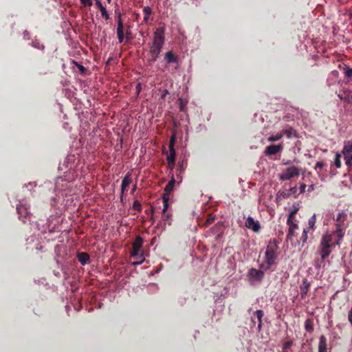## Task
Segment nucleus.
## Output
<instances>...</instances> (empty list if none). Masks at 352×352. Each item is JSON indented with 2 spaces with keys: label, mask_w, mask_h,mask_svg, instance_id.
Here are the masks:
<instances>
[{
  "label": "nucleus",
  "mask_w": 352,
  "mask_h": 352,
  "mask_svg": "<svg viewBox=\"0 0 352 352\" xmlns=\"http://www.w3.org/2000/svg\"><path fill=\"white\" fill-rule=\"evenodd\" d=\"M318 352H327V338L324 335H321L320 337V342H318Z\"/></svg>",
  "instance_id": "17"
},
{
  "label": "nucleus",
  "mask_w": 352,
  "mask_h": 352,
  "mask_svg": "<svg viewBox=\"0 0 352 352\" xmlns=\"http://www.w3.org/2000/svg\"><path fill=\"white\" fill-rule=\"evenodd\" d=\"M164 59L167 63H177L178 61L177 57L172 52H166Z\"/></svg>",
  "instance_id": "18"
},
{
  "label": "nucleus",
  "mask_w": 352,
  "mask_h": 352,
  "mask_svg": "<svg viewBox=\"0 0 352 352\" xmlns=\"http://www.w3.org/2000/svg\"><path fill=\"white\" fill-rule=\"evenodd\" d=\"M282 352H286V351H283Z\"/></svg>",
  "instance_id": "63"
},
{
  "label": "nucleus",
  "mask_w": 352,
  "mask_h": 352,
  "mask_svg": "<svg viewBox=\"0 0 352 352\" xmlns=\"http://www.w3.org/2000/svg\"><path fill=\"white\" fill-rule=\"evenodd\" d=\"M76 63V65L77 67H78L79 71H80V72H82V74H83V73L85 72V67H84L82 65H79V64H78V63Z\"/></svg>",
  "instance_id": "51"
},
{
  "label": "nucleus",
  "mask_w": 352,
  "mask_h": 352,
  "mask_svg": "<svg viewBox=\"0 0 352 352\" xmlns=\"http://www.w3.org/2000/svg\"><path fill=\"white\" fill-rule=\"evenodd\" d=\"M342 70L344 76H345L346 78H350L352 76V68H350L346 65H344Z\"/></svg>",
  "instance_id": "28"
},
{
  "label": "nucleus",
  "mask_w": 352,
  "mask_h": 352,
  "mask_svg": "<svg viewBox=\"0 0 352 352\" xmlns=\"http://www.w3.org/2000/svg\"><path fill=\"white\" fill-rule=\"evenodd\" d=\"M287 192H289V193H292V195H293V197H296L299 193L297 192V188L295 186V187H292L291 188L288 189V190H285Z\"/></svg>",
  "instance_id": "36"
},
{
  "label": "nucleus",
  "mask_w": 352,
  "mask_h": 352,
  "mask_svg": "<svg viewBox=\"0 0 352 352\" xmlns=\"http://www.w3.org/2000/svg\"><path fill=\"white\" fill-rule=\"evenodd\" d=\"M168 208V202H164V208H162V212H166Z\"/></svg>",
  "instance_id": "52"
},
{
  "label": "nucleus",
  "mask_w": 352,
  "mask_h": 352,
  "mask_svg": "<svg viewBox=\"0 0 352 352\" xmlns=\"http://www.w3.org/2000/svg\"><path fill=\"white\" fill-rule=\"evenodd\" d=\"M314 190V184L309 185V186H308V191L311 192V191H312Z\"/></svg>",
  "instance_id": "56"
},
{
  "label": "nucleus",
  "mask_w": 352,
  "mask_h": 352,
  "mask_svg": "<svg viewBox=\"0 0 352 352\" xmlns=\"http://www.w3.org/2000/svg\"><path fill=\"white\" fill-rule=\"evenodd\" d=\"M143 21L147 23L150 21V16L152 14V8L149 6H145L143 8Z\"/></svg>",
  "instance_id": "20"
},
{
  "label": "nucleus",
  "mask_w": 352,
  "mask_h": 352,
  "mask_svg": "<svg viewBox=\"0 0 352 352\" xmlns=\"http://www.w3.org/2000/svg\"><path fill=\"white\" fill-rule=\"evenodd\" d=\"M140 90V85L138 84V85H137V91H138V92H139Z\"/></svg>",
  "instance_id": "60"
},
{
  "label": "nucleus",
  "mask_w": 352,
  "mask_h": 352,
  "mask_svg": "<svg viewBox=\"0 0 352 352\" xmlns=\"http://www.w3.org/2000/svg\"><path fill=\"white\" fill-rule=\"evenodd\" d=\"M126 188H127L126 186H124V185L121 184V196H122L124 191L126 190Z\"/></svg>",
  "instance_id": "53"
},
{
  "label": "nucleus",
  "mask_w": 352,
  "mask_h": 352,
  "mask_svg": "<svg viewBox=\"0 0 352 352\" xmlns=\"http://www.w3.org/2000/svg\"><path fill=\"white\" fill-rule=\"evenodd\" d=\"M66 177V178H65ZM63 177H58L56 184V189L58 190H65L67 187V184L70 183V182L74 181L76 178V175H72V177H67L65 176Z\"/></svg>",
  "instance_id": "9"
},
{
  "label": "nucleus",
  "mask_w": 352,
  "mask_h": 352,
  "mask_svg": "<svg viewBox=\"0 0 352 352\" xmlns=\"http://www.w3.org/2000/svg\"><path fill=\"white\" fill-rule=\"evenodd\" d=\"M283 149V144H271L265 148V150H264V154H265V155H274L282 151Z\"/></svg>",
  "instance_id": "11"
},
{
  "label": "nucleus",
  "mask_w": 352,
  "mask_h": 352,
  "mask_svg": "<svg viewBox=\"0 0 352 352\" xmlns=\"http://www.w3.org/2000/svg\"><path fill=\"white\" fill-rule=\"evenodd\" d=\"M143 239L140 236H138L133 243V250L131 255L138 260L137 262H133V265H140L143 263V253L141 248H142Z\"/></svg>",
  "instance_id": "4"
},
{
  "label": "nucleus",
  "mask_w": 352,
  "mask_h": 352,
  "mask_svg": "<svg viewBox=\"0 0 352 352\" xmlns=\"http://www.w3.org/2000/svg\"><path fill=\"white\" fill-rule=\"evenodd\" d=\"M346 217L347 214L346 212H339V213H338V214L336 215V219H334V220H336V227H338L339 225L341 227H346V224L344 223L346 220Z\"/></svg>",
  "instance_id": "12"
},
{
  "label": "nucleus",
  "mask_w": 352,
  "mask_h": 352,
  "mask_svg": "<svg viewBox=\"0 0 352 352\" xmlns=\"http://www.w3.org/2000/svg\"><path fill=\"white\" fill-rule=\"evenodd\" d=\"M347 319H349V322L352 326V307L351 309H350L349 311V314H347Z\"/></svg>",
  "instance_id": "48"
},
{
  "label": "nucleus",
  "mask_w": 352,
  "mask_h": 352,
  "mask_svg": "<svg viewBox=\"0 0 352 352\" xmlns=\"http://www.w3.org/2000/svg\"><path fill=\"white\" fill-rule=\"evenodd\" d=\"M254 314L256 315V318L258 320V328H259L260 329L261 327L262 318H263L264 315L263 311L261 309H258L256 310V313H254Z\"/></svg>",
  "instance_id": "27"
},
{
  "label": "nucleus",
  "mask_w": 352,
  "mask_h": 352,
  "mask_svg": "<svg viewBox=\"0 0 352 352\" xmlns=\"http://www.w3.org/2000/svg\"><path fill=\"white\" fill-rule=\"evenodd\" d=\"M347 102H351V100L349 98L347 99Z\"/></svg>",
  "instance_id": "62"
},
{
  "label": "nucleus",
  "mask_w": 352,
  "mask_h": 352,
  "mask_svg": "<svg viewBox=\"0 0 352 352\" xmlns=\"http://www.w3.org/2000/svg\"><path fill=\"white\" fill-rule=\"evenodd\" d=\"M309 282L308 279L304 278L302 280V285H300V296H301V298L303 299L305 298L306 295L309 292Z\"/></svg>",
  "instance_id": "13"
},
{
  "label": "nucleus",
  "mask_w": 352,
  "mask_h": 352,
  "mask_svg": "<svg viewBox=\"0 0 352 352\" xmlns=\"http://www.w3.org/2000/svg\"><path fill=\"white\" fill-rule=\"evenodd\" d=\"M300 173V169L299 167L292 166L283 170L282 173L278 175V178L280 181H289L293 178L298 177Z\"/></svg>",
  "instance_id": "6"
},
{
  "label": "nucleus",
  "mask_w": 352,
  "mask_h": 352,
  "mask_svg": "<svg viewBox=\"0 0 352 352\" xmlns=\"http://www.w3.org/2000/svg\"><path fill=\"white\" fill-rule=\"evenodd\" d=\"M214 219H215V217H214V216L212 214H210L208 218H207V220L206 221V223H205L206 226L212 223Z\"/></svg>",
  "instance_id": "40"
},
{
  "label": "nucleus",
  "mask_w": 352,
  "mask_h": 352,
  "mask_svg": "<svg viewBox=\"0 0 352 352\" xmlns=\"http://www.w3.org/2000/svg\"><path fill=\"white\" fill-rule=\"evenodd\" d=\"M283 132H277L276 134H272L267 138V141L270 142H276L283 138Z\"/></svg>",
  "instance_id": "22"
},
{
  "label": "nucleus",
  "mask_w": 352,
  "mask_h": 352,
  "mask_svg": "<svg viewBox=\"0 0 352 352\" xmlns=\"http://www.w3.org/2000/svg\"><path fill=\"white\" fill-rule=\"evenodd\" d=\"M108 3H111V0H107Z\"/></svg>",
  "instance_id": "61"
},
{
  "label": "nucleus",
  "mask_w": 352,
  "mask_h": 352,
  "mask_svg": "<svg viewBox=\"0 0 352 352\" xmlns=\"http://www.w3.org/2000/svg\"><path fill=\"white\" fill-rule=\"evenodd\" d=\"M78 261L82 265L88 263L89 261V254H87L85 252H81L80 254H78Z\"/></svg>",
  "instance_id": "24"
},
{
  "label": "nucleus",
  "mask_w": 352,
  "mask_h": 352,
  "mask_svg": "<svg viewBox=\"0 0 352 352\" xmlns=\"http://www.w3.org/2000/svg\"><path fill=\"white\" fill-rule=\"evenodd\" d=\"M135 190H136V184H134L133 187V190H132V193H133Z\"/></svg>",
  "instance_id": "59"
},
{
  "label": "nucleus",
  "mask_w": 352,
  "mask_h": 352,
  "mask_svg": "<svg viewBox=\"0 0 352 352\" xmlns=\"http://www.w3.org/2000/svg\"><path fill=\"white\" fill-rule=\"evenodd\" d=\"M324 166V164L322 162H318L316 163V165H315L314 169L316 171H317L318 173H320V170L322 168H323Z\"/></svg>",
  "instance_id": "35"
},
{
  "label": "nucleus",
  "mask_w": 352,
  "mask_h": 352,
  "mask_svg": "<svg viewBox=\"0 0 352 352\" xmlns=\"http://www.w3.org/2000/svg\"><path fill=\"white\" fill-rule=\"evenodd\" d=\"M342 155L346 165L352 167V140H347L344 142Z\"/></svg>",
  "instance_id": "7"
},
{
  "label": "nucleus",
  "mask_w": 352,
  "mask_h": 352,
  "mask_svg": "<svg viewBox=\"0 0 352 352\" xmlns=\"http://www.w3.org/2000/svg\"><path fill=\"white\" fill-rule=\"evenodd\" d=\"M179 101H180V104H179V108H180V111H184V108L186 106V102H184L182 99L179 100Z\"/></svg>",
  "instance_id": "46"
},
{
  "label": "nucleus",
  "mask_w": 352,
  "mask_h": 352,
  "mask_svg": "<svg viewBox=\"0 0 352 352\" xmlns=\"http://www.w3.org/2000/svg\"><path fill=\"white\" fill-rule=\"evenodd\" d=\"M336 229L333 232H330L331 234H333V236L336 235L338 240L340 241V243H341V241L343 239L344 232V230H346V227H341L339 225V227H336Z\"/></svg>",
  "instance_id": "16"
},
{
  "label": "nucleus",
  "mask_w": 352,
  "mask_h": 352,
  "mask_svg": "<svg viewBox=\"0 0 352 352\" xmlns=\"http://www.w3.org/2000/svg\"><path fill=\"white\" fill-rule=\"evenodd\" d=\"M278 255L279 242L276 239H271L266 248L264 264L261 265V267L264 270H270L276 263Z\"/></svg>",
  "instance_id": "3"
},
{
  "label": "nucleus",
  "mask_w": 352,
  "mask_h": 352,
  "mask_svg": "<svg viewBox=\"0 0 352 352\" xmlns=\"http://www.w3.org/2000/svg\"><path fill=\"white\" fill-rule=\"evenodd\" d=\"M32 45L33 47H34L35 48H37V49H41V50H43L44 49V46L42 45L41 44L36 42V41H34L32 43Z\"/></svg>",
  "instance_id": "43"
},
{
  "label": "nucleus",
  "mask_w": 352,
  "mask_h": 352,
  "mask_svg": "<svg viewBox=\"0 0 352 352\" xmlns=\"http://www.w3.org/2000/svg\"><path fill=\"white\" fill-rule=\"evenodd\" d=\"M305 329L309 332H312L313 327L310 319H307L305 322Z\"/></svg>",
  "instance_id": "33"
},
{
  "label": "nucleus",
  "mask_w": 352,
  "mask_h": 352,
  "mask_svg": "<svg viewBox=\"0 0 352 352\" xmlns=\"http://www.w3.org/2000/svg\"><path fill=\"white\" fill-rule=\"evenodd\" d=\"M23 209H24V210H25L24 217H25V218H27L29 215V212H28L25 208H23L22 206H18V207H16V210H18V212L19 214V218H21V217H22V210Z\"/></svg>",
  "instance_id": "34"
},
{
  "label": "nucleus",
  "mask_w": 352,
  "mask_h": 352,
  "mask_svg": "<svg viewBox=\"0 0 352 352\" xmlns=\"http://www.w3.org/2000/svg\"><path fill=\"white\" fill-rule=\"evenodd\" d=\"M175 160V148L169 149V154L167 156V162L169 168L172 170L174 168Z\"/></svg>",
  "instance_id": "15"
},
{
  "label": "nucleus",
  "mask_w": 352,
  "mask_h": 352,
  "mask_svg": "<svg viewBox=\"0 0 352 352\" xmlns=\"http://www.w3.org/2000/svg\"><path fill=\"white\" fill-rule=\"evenodd\" d=\"M133 208L135 210L140 211L142 207L141 206L140 202L138 201H134L133 204Z\"/></svg>",
  "instance_id": "38"
},
{
  "label": "nucleus",
  "mask_w": 352,
  "mask_h": 352,
  "mask_svg": "<svg viewBox=\"0 0 352 352\" xmlns=\"http://www.w3.org/2000/svg\"><path fill=\"white\" fill-rule=\"evenodd\" d=\"M174 144H175V137L172 136L170 141H169L168 148L169 149L174 148Z\"/></svg>",
  "instance_id": "47"
},
{
  "label": "nucleus",
  "mask_w": 352,
  "mask_h": 352,
  "mask_svg": "<svg viewBox=\"0 0 352 352\" xmlns=\"http://www.w3.org/2000/svg\"><path fill=\"white\" fill-rule=\"evenodd\" d=\"M293 344V342L292 341H287V342H285V343H283V351H286L287 349H289Z\"/></svg>",
  "instance_id": "37"
},
{
  "label": "nucleus",
  "mask_w": 352,
  "mask_h": 352,
  "mask_svg": "<svg viewBox=\"0 0 352 352\" xmlns=\"http://www.w3.org/2000/svg\"><path fill=\"white\" fill-rule=\"evenodd\" d=\"M177 170L180 174L184 172V162H179Z\"/></svg>",
  "instance_id": "45"
},
{
  "label": "nucleus",
  "mask_w": 352,
  "mask_h": 352,
  "mask_svg": "<svg viewBox=\"0 0 352 352\" xmlns=\"http://www.w3.org/2000/svg\"><path fill=\"white\" fill-rule=\"evenodd\" d=\"M315 223H316V214H314L312 216L309 218L308 220V228L307 230H315Z\"/></svg>",
  "instance_id": "23"
},
{
  "label": "nucleus",
  "mask_w": 352,
  "mask_h": 352,
  "mask_svg": "<svg viewBox=\"0 0 352 352\" xmlns=\"http://www.w3.org/2000/svg\"><path fill=\"white\" fill-rule=\"evenodd\" d=\"M170 192H165L162 195V202L168 203Z\"/></svg>",
  "instance_id": "42"
},
{
  "label": "nucleus",
  "mask_w": 352,
  "mask_h": 352,
  "mask_svg": "<svg viewBox=\"0 0 352 352\" xmlns=\"http://www.w3.org/2000/svg\"><path fill=\"white\" fill-rule=\"evenodd\" d=\"M245 226L254 233H258L261 230L260 222L257 220H254V218L251 217H248L245 219Z\"/></svg>",
  "instance_id": "10"
},
{
  "label": "nucleus",
  "mask_w": 352,
  "mask_h": 352,
  "mask_svg": "<svg viewBox=\"0 0 352 352\" xmlns=\"http://www.w3.org/2000/svg\"><path fill=\"white\" fill-rule=\"evenodd\" d=\"M96 6L98 7V9L104 8L105 7L102 4L100 0H95Z\"/></svg>",
  "instance_id": "44"
},
{
  "label": "nucleus",
  "mask_w": 352,
  "mask_h": 352,
  "mask_svg": "<svg viewBox=\"0 0 352 352\" xmlns=\"http://www.w3.org/2000/svg\"><path fill=\"white\" fill-rule=\"evenodd\" d=\"M291 163L290 160H287L286 162H283V164L285 166H288Z\"/></svg>",
  "instance_id": "58"
},
{
  "label": "nucleus",
  "mask_w": 352,
  "mask_h": 352,
  "mask_svg": "<svg viewBox=\"0 0 352 352\" xmlns=\"http://www.w3.org/2000/svg\"><path fill=\"white\" fill-rule=\"evenodd\" d=\"M341 155L340 153H336V159H334V165H336L337 168H340L341 166L340 162Z\"/></svg>",
  "instance_id": "31"
},
{
  "label": "nucleus",
  "mask_w": 352,
  "mask_h": 352,
  "mask_svg": "<svg viewBox=\"0 0 352 352\" xmlns=\"http://www.w3.org/2000/svg\"><path fill=\"white\" fill-rule=\"evenodd\" d=\"M291 196V193L287 192L286 190H280L276 194V199H286Z\"/></svg>",
  "instance_id": "26"
},
{
  "label": "nucleus",
  "mask_w": 352,
  "mask_h": 352,
  "mask_svg": "<svg viewBox=\"0 0 352 352\" xmlns=\"http://www.w3.org/2000/svg\"><path fill=\"white\" fill-rule=\"evenodd\" d=\"M171 214L168 212H164L162 214V221H164L165 225H170L171 224Z\"/></svg>",
  "instance_id": "29"
},
{
  "label": "nucleus",
  "mask_w": 352,
  "mask_h": 352,
  "mask_svg": "<svg viewBox=\"0 0 352 352\" xmlns=\"http://www.w3.org/2000/svg\"><path fill=\"white\" fill-rule=\"evenodd\" d=\"M287 225H288V233H287V241H292L296 236V232L298 230V225L292 219H287Z\"/></svg>",
  "instance_id": "8"
},
{
  "label": "nucleus",
  "mask_w": 352,
  "mask_h": 352,
  "mask_svg": "<svg viewBox=\"0 0 352 352\" xmlns=\"http://www.w3.org/2000/svg\"><path fill=\"white\" fill-rule=\"evenodd\" d=\"M164 28H158L154 33V39L149 45V59L148 61L154 63L158 58L160 53L162 52V46L164 45Z\"/></svg>",
  "instance_id": "1"
},
{
  "label": "nucleus",
  "mask_w": 352,
  "mask_h": 352,
  "mask_svg": "<svg viewBox=\"0 0 352 352\" xmlns=\"http://www.w3.org/2000/svg\"><path fill=\"white\" fill-rule=\"evenodd\" d=\"M131 183V174L129 172L126 173V175L123 177L122 183H121V185L126 186H128Z\"/></svg>",
  "instance_id": "30"
},
{
  "label": "nucleus",
  "mask_w": 352,
  "mask_h": 352,
  "mask_svg": "<svg viewBox=\"0 0 352 352\" xmlns=\"http://www.w3.org/2000/svg\"><path fill=\"white\" fill-rule=\"evenodd\" d=\"M340 245V241H332V234L327 232L322 235L317 252L320 256L321 261L326 260L331 254L333 248Z\"/></svg>",
  "instance_id": "2"
},
{
  "label": "nucleus",
  "mask_w": 352,
  "mask_h": 352,
  "mask_svg": "<svg viewBox=\"0 0 352 352\" xmlns=\"http://www.w3.org/2000/svg\"><path fill=\"white\" fill-rule=\"evenodd\" d=\"M331 75L332 76H333L334 78H337L338 76V72L336 70H333V71L331 72Z\"/></svg>",
  "instance_id": "54"
},
{
  "label": "nucleus",
  "mask_w": 352,
  "mask_h": 352,
  "mask_svg": "<svg viewBox=\"0 0 352 352\" xmlns=\"http://www.w3.org/2000/svg\"><path fill=\"white\" fill-rule=\"evenodd\" d=\"M305 188H306V184H302L301 185H300L299 193H305Z\"/></svg>",
  "instance_id": "49"
},
{
  "label": "nucleus",
  "mask_w": 352,
  "mask_h": 352,
  "mask_svg": "<svg viewBox=\"0 0 352 352\" xmlns=\"http://www.w3.org/2000/svg\"><path fill=\"white\" fill-rule=\"evenodd\" d=\"M80 2H81L84 6H92V0H80Z\"/></svg>",
  "instance_id": "39"
},
{
  "label": "nucleus",
  "mask_w": 352,
  "mask_h": 352,
  "mask_svg": "<svg viewBox=\"0 0 352 352\" xmlns=\"http://www.w3.org/2000/svg\"><path fill=\"white\" fill-rule=\"evenodd\" d=\"M99 11L101 12L102 18H103L105 21H108L109 19V14L108 13V11L106 10V8H100L98 9Z\"/></svg>",
  "instance_id": "32"
},
{
  "label": "nucleus",
  "mask_w": 352,
  "mask_h": 352,
  "mask_svg": "<svg viewBox=\"0 0 352 352\" xmlns=\"http://www.w3.org/2000/svg\"><path fill=\"white\" fill-rule=\"evenodd\" d=\"M308 231H309V230H307V229H305L304 230H302L301 237H300V239H299V243L302 244V245H305V243L307 242Z\"/></svg>",
  "instance_id": "25"
},
{
  "label": "nucleus",
  "mask_w": 352,
  "mask_h": 352,
  "mask_svg": "<svg viewBox=\"0 0 352 352\" xmlns=\"http://www.w3.org/2000/svg\"><path fill=\"white\" fill-rule=\"evenodd\" d=\"M314 267L316 268L320 267V262H319V260H315Z\"/></svg>",
  "instance_id": "55"
},
{
  "label": "nucleus",
  "mask_w": 352,
  "mask_h": 352,
  "mask_svg": "<svg viewBox=\"0 0 352 352\" xmlns=\"http://www.w3.org/2000/svg\"><path fill=\"white\" fill-rule=\"evenodd\" d=\"M247 277L249 283L252 285H257L260 284L264 278V272L261 270H257L252 267L248 270Z\"/></svg>",
  "instance_id": "5"
},
{
  "label": "nucleus",
  "mask_w": 352,
  "mask_h": 352,
  "mask_svg": "<svg viewBox=\"0 0 352 352\" xmlns=\"http://www.w3.org/2000/svg\"><path fill=\"white\" fill-rule=\"evenodd\" d=\"M175 184V179L174 177V175H171L170 180H169V182H168V184L166 185V186H165V188H164L165 192L171 193V191L174 188Z\"/></svg>",
  "instance_id": "21"
},
{
  "label": "nucleus",
  "mask_w": 352,
  "mask_h": 352,
  "mask_svg": "<svg viewBox=\"0 0 352 352\" xmlns=\"http://www.w3.org/2000/svg\"><path fill=\"white\" fill-rule=\"evenodd\" d=\"M296 211H297V209L294 210H292V211L289 212V214L288 218H287V219H289V218H290L291 219H292V220L294 221V217H293V216H294V215H295V214H296Z\"/></svg>",
  "instance_id": "50"
},
{
  "label": "nucleus",
  "mask_w": 352,
  "mask_h": 352,
  "mask_svg": "<svg viewBox=\"0 0 352 352\" xmlns=\"http://www.w3.org/2000/svg\"><path fill=\"white\" fill-rule=\"evenodd\" d=\"M116 18H117V25L120 23L123 25V21H122V15L120 12H116Z\"/></svg>",
  "instance_id": "41"
},
{
  "label": "nucleus",
  "mask_w": 352,
  "mask_h": 352,
  "mask_svg": "<svg viewBox=\"0 0 352 352\" xmlns=\"http://www.w3.org/2000/svg\"><path fill=\"white\" fill-rule=\"evenodd\" d=\"M280 133H283V135H286V138L289 139L297 137V132L296 130L289 125H287L285 128H283Z\"/></svg>",
  "instance_id": "14"
},
{
  "label": "nucleus",
  "mask_w": 352,
  "mask_h": 352,
  "mask_svg": "<svg viewBox=\"0 0 352 352\" xmlns=\"http://www.w3.org/2000/svg\"><path fill=\"white\" fill-rule=\"evenodd\" d=\"M117 37L118 43H122L124 41V25H117Z\"/></svg>",
  "instance_id": "19"
},
{
  "label": "nucleus",
  "mask_w": 352,
  "mask_h": 352,
  "mask_svg": "<svg viewBox=\"0 0 352 352\" xmlns=\"http://www.w3.org/2000/svg\"><path fill=\"white\" fill-rule=\"evenodd\" d=\"M24 38L26 39L29 38V33L27 31H25L24 32Z\"/></svg>",
  "instance_id": "57"
}]
</instances>
